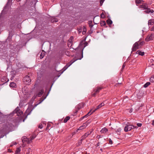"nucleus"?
<instances>
[{"label": "nucleus", "instance_id": "nucleus-1", "mask_svg": "<svg viewBox=\"0 0 154 154\" xmlns=\"http://www.w3.org/2000/svg\"><path fill=\"white\" fill-rule=\"evenodd\" d=\"M11 7V3L9 0H8L6 5L4 8L3 10H2L1 13V15L6 14L10 8Z\"/></svg>", "mask_w": 154, "mask_h": 154}, {"label": "nucleus", "instance_id": "nucleus-2", "mask_svg": "<svg viewBox=\"0 0 154 154\" xmlns=\"http://www.w3.org/2000/svg\"><path fill=\"white\" fill-rule=\"evenodd\" d=\"M83 54H81V56L79 57L78 58L75 57L72 60H71L70 62L69 63V65H68L67 66V65L66 66L63 68V71H64L69 66H70L72 63H73L76 60H78V59L81 60V59L83 57Z\"/></svg>", "mask_w": 154, "mask_h": 154}, {"label": "nucleus", "instance_id": "nucleus-3", "mask_svg": "<svg viewBox=\"0 0 154 154\" xmlns=\"http://www.w3.org/2000/svg\"><path fill=\"white\" fill-rule=\"evenodd\" d=\"M30 75L28 74L25 76L23 78V82L26 84L29 85L30 83L31 80L30 77Z\"/></svg>", "mask_w": 154, "mask_h": 154}, {"label": "nucleus", "instance_id": "nucleus-4", "mask_svg": "<svg viewBox=\"0 0 154 154\" xmlns=\"http://www.w3.org/2000/svg\"><path fill=\"white\" fill-rule=\"evenodd\" d=\"M13 126L14 125L11 123L7 122L4 126V128L6 131H9L12 128Z\"/></svg>", "mask_w": 154, "mask_h": 154}, {"label": "nucleus", "instance_id": "nucleus-5", "mask_svg": "<svg viewBox=\"0 0 154 154\" xmlns=\"http://www.w3.org/2000/svg\"><path fill=\"white\" fill-rule=\"evenodd\" d=\"M14 114L16 113L18 116L22 115L23 113V112L20 109V108L17 106L14 110L13 112Z\"/></svg>", "mask_w": 154, "mask_h": 154}, {"label": "nucleus", "instance_id": "nucleus-6", "mask_svg": "<svg viewBox=\"0 0 154 154\" xmlns=\"http://www.w3.org/2000/svg\"><path fill=\"white\" fill-rule=\"evenodd\" d=\"M137 128V126L134 127V126L131 125H127L124 128V131L125 132H127L128 131H130L133 128Z\"/></svg>", "mask_w": 154, "mask_h": 154}, {"label": "nucleus", "instance_id": "nucleus-7", "mask_svg": "<svg viewBox=\"0 0 154 154\" xmlns=\"http://www.w3.org/2000/svg\"><path fill=\"white\" fill-rule=\"evenodd\" d=\"M44 93V90L43 89L40 90L38 92L34 94L33 97V98L35 99L36 97H41Z\"/></svg>", "mask_w": 154, "mask_h": 154}, {"label": "nucleus", "instance_id": "nucleus-8", "mask_svg": "<svg viewBox=\"0 0 154 154\" xmlns=\"http://www.w3.org/2000/svg\"><path fill=\"white\" fill-rule=\"evenodd\" d=\"M138 42H136L133 45L132 48V51H135L136 50L140 47L138 43Z\"/></svg>", "mask_w": 154, "mask_h": 154}, {"label": "nucleus", "instance_id": "nucleus-9", "mask_svg": "<svg viewBox=\"0 0 154 154\" xmlns=\"http://www.w3.org/2000/svg\"><path fill=\"white\" fill-rule=\"evenodd\" d=\"M89 120H88L86 122L83 123V124L78 129L77 131L78 130H81L85 128L90 123V122H88Z\"/></svg>", "mask_w": 154, "mask_h": 154}, {"label": "nucleus", "instance_id": "nucleus-10", "mask_svg": "<svg viewBox=\"0 0 154 154\" xmlns=\"http://www.w3.org/2000/svg\"><path fill=\"white\" fill-rule=\"evenodd\" d=\"M153 35L151 34L150 35H148L147 37L145 38V41L147 42H148L153 40Z\"/></svg>", "mask_w": 154, "mask_h": 154}, {"label": "nucleus", "instance_id": "nucleus-11", "mask_svg": "<svg viewBox=\"0 0 154 154\" xmlns=\"http://www.w3.org/2000/svg\"><path fill=\"white\" fill-rule=\"evenodd\" d=\"M36 136L35 134H33L30 137V138L28 139L27 143H31L32 142V140L35 138Z\"/></svg>", "mask_w": 154, "mask_h": 154}, {"label": "nucleus", "instance_id": "nucleus-12", "mask_svg": "<svg viewBox=\"0 0 154 154\" xmlns=\"http://www.w3.org/2000/svg\"><path fill=\"white\" fill-rule=\"evenodd\" d=\"M104 104L103 103H102L98 106H97L96 108L92 111V112H94L95 111L100 108L102 106H104Z\"/></svg>", "mask_w": 154, "mask_h": 154}, {"label": "nucleus", "instance_id": "nucleus-13", "mask_svg": "<svg viewBox=\"0 0 154 154\" xmlns=\"http://www.w3.org/2000/svg\"><path fill=\"white\" fill-rule=\"evenodd\" d=\"M49 93V92H48L47 94L46 95H45V94L43 95L42 97L40 98L39 100V101L40 102H39V103H41L43 100H44L47 97V96L48 95Z\"/></svg>", "mask_w": 154, "mask_h": 154}, {"label": "nucleus", "instance_id": "nucleus-14", "mask_svg": "<svg viewBox=\"0 0 154 154\" xmlns=\"http://www.w3.org/2000/svg\"><path fill=\"white\" fill-rule=\"evenodd\" d=\"M144 12L146 13H153L154 11L153 10H150L149 8H148L146 9L145 11H144Z\"/></svg>", "mask_w": 154, "mask_h": 154}, {"label": "nucleus", "instance_id": "nucleus-15", "mask_svg": "<svg viewBox=\"0 0 154 154\" xmlns=\"http://www.w3.org/2000/svg\"><path fill=\"white\" fill-rule=\"evenodd\" d=\"M108 131V129L106 128H104L102 129L100 132L101 133L105 134Z\"/></svg>", "mask_w": 154, "mask_h": 154}, {"label": "nucleus", "instance_id": "nucleus-16", "mask_svg": "<svg viewBox=\"0 0 154 154\" xmlns=\"http://www.w3.org/2000/svg\"><path fill=\"white\" fill-rule=\"evenodd\" d=\"M46 54V53L43 50L42 51L41 53L40 54V59H42L44 57V56Z\"/></svg>", "mask_w": 154, "mask_h": 154}, {"label": "nucleus", "instance_id": "nucleus-17", "mask_svg": "<svg viewBox=\"0 0 154 154\" xmlns=\"http://www.w3.org/2000/svg\"><path fill=\"white\" fill-rule=\"evenodd\" d=\"M1 80L2 82L6 83L9 81V80L7 79L6 77H3L1 79Z\"/></svg>", "mask_w": 154, "mask_h": 154}, {"label": "nucleus", "instance_id": "nucleus-18", "mask_svg": "<svg viewBox=\"0 0 154 154\" xmlns=\"http://www.w3.org/2000/svg\"><path fill=\"white\" fill-rule=\"evenodd\" d=\"M154 24V20H150L148 21V24L149 26L152 25Z\"/></svg>", "mask_w": 154, "mask_h": 154}, {"label": "nucleus", "instance_id": "nucleus-19", "mask_svg": "<svg viewBox=\"0 0 154 154\" xmlns=\"http://www.w3.org/2000/svg\"><path fill=\"white\" fill-rule=\"evenodd\" d=\"M28 140V139L26 137H23L22 138V141L23 143H24L26 142L27 143Z\"/></svg>", "mask_w": 154, "mask_h": 154}, {"label": "nucleus", "instance_id": "nucleus-20", "mask_svg": "<svg viewBox=\"0 0 154 154\" xmlns=\"http://www.w3.org/2000/svg\"><path fill=\"white\" fill-rule=\"evenodd\" d=\"M103 88V87H98L97 89H94L95 92L96 93H98Z\"/></svg>", "mask_w": 154, "mask_h": 154}, {"label": "nucleus", "instance_id": "nucleus-21", "mask_svg": "<svg viewBox=\"0 0 154 154\" xmlns=\"http://www.w3.org/2000/svg\"><path fill=\"white\" fill-rule=\"evenodd\" d=\"M136 53L141 56H143L145 54L144 52H142L139 50L137 51L136 52Z\"/></svg>", "mask_w": 154, "mask_h": 154}, {"label": "nucleus", "instance_id": "nucleus-22", "mask_svg": "<svg viewBox=\"0 0 154 154\" xmlns=\"http://www.w3.org/2000/svg\"><path fill=\"white\" fill-rule=\"evenodd\" d=\"M9 85L12 88H16L17 86L16 84L14 82L11 83Z\"/></svg>", "mask_w": 154, "mask_h": 154}, {"label": "nucleus", "instance_id": "nucleus-23", "mask_svg": "<svg viewBox=\"0 0 154 154\" xmlns=\"http://www.w3.org/2000/svg\"><path fill=\"white\" fill-rule=\"evenodd\" d=\"M88 24L89 25V27L91 28L94 26V25L92 24V21L90 20L88 22Z\"/></svg>", "mask_w": 154, "mask_h": 154}, {"label": "nucleus", "instance_id": "nucleus-24", "mask_svg": "<svg viewBox=\"0 0 154 154\" xmlns=\"http://www.w3.org/2000/svg\"><path fill=\"white\" fill-rule=\"evenodd\" d=\"M70 119V117L69 116L66 117L63 120V122L64 123L66 122L68 120Z\"/></svg>", "mask_w": 154, "mask_h": 154}, {"label": "nucleus", "instance_id": "nucleus-25", "mask_svg": "<svg viewBox=\"0 0 154 154\" xmlns=\"http://www.w3.org/2000/svg\"><path fill=\"white\" fill-rule=\"evenodd\" d=\"M20 147L17 148L16 151V154H19L20 152Z\"/></svg>", "mask_w": 154, "mask_h": 154}, {"label": "nucleus", "instance_id": "nucleus-26", "mask_svg": "<svg viewBox=\"0 0 154 154\" xmlns=\"http://www.w3.org/2000/svg\"><path fill=\"white\" fill-rule=\"evenodd\" d=\"M83 104L82 103L79 104L77 106V108L78 109V110L80 109L83 106Z\"/></svg>", "mask_w": 154, "mask_h": 154}, {"label": "nucleus", "instance_id": "nucleus-27", "mask_svg": "<svg viewBox=\"0 0 154 154\" xmlns=\"http://www.w3.org/2000/svg\"><path fill=\"white\" fill-rule=\"evenodd\" d=\"M82 43L84 44V48H85L88 45V43L87 42H85L84 43H83V41L81 43H80V45H82Z\"/></svg>", "mask_w": 154, "mask_h": 154}, {"label": "nucleus", "instance_id": "nucleus-28", "mask_svg": "<svg viewBox=\"0 0 154 154\" xmlns=\"http://www.w3.org/2000/svg\"><path fill=\"white\" fill-rule=\"evenodd\" d=\"M106 23L105 21H101L100 22V25L101 26H103L106 25Z\"/></svg>", "mask_w": 154, "mask_h": 154}, {"label": "nucleus", "instance_id": "nucleus-29", "mask_svg": "<svg viewBox=\"0 0 154 154\" xmlns=\"http://www.w3.org/2000/svg\"><path fill=\"white\" fill-rule=\"evenodd\" d=\"M106 22L108 24H111L112 23V21L110 19H108L106 20Z\"/></svg>", "mask_w": 154, "mask_h": 154}, {"label": "nucleus", "instance_id": "nucleus-30", "mask_svg": "<svg viewBox=\"0 0 154 154\" xmlns=\"http://www.w3.org/2000/svg\"><path fill=\"white\" fill-rule=\"evenodd\" d=\"M150 84V82H147L146 83H145L144 85H143V87L144 88H146Z\"/></svg>", "mask_w": 154, "mask_h": 154}, {"label": "nucleus", "instance_id": "nucleus-31", "mask_svg": "<svg viewBox=\"0 0 154 154\" xmlns=\"http://www.w3.org/2000/svg\"><path fill=\"white\" fill-rule=\"evenodd\" d=\"M150 81L152 82H154V75H153L150 79Z\"/></svg>", "mask_w": 154, "mask_h": 154}, {"label": "nucleus", "instance_id": "nucleus-32", "mask_svg": "<svg viewBox=\"0 0 154 154\" xmlns=\"http://www.w3.org/2000/svg\"><path fill=\"white\" fill-rule=\"evenodd\" d=\"M142 1V0H136L135 2L136 4H139L141 3Z\"/></svg>", "mask_w": 154, "mask_h": 154}, {"label": "nucleus", "instance_id": "nucleus-33", "mask_svg": "<svg viewBox=\"0 0 154 154\" xmlns=\"http://www.w3.org/2000/svg\"><path fill=\"white\" fill-rule=\"evenodd\" d=\"M121 131V128H119L117 129V130L116 131V132L118 134H119L120 133V131Z\"/></svg>", "mask_w": 154, "mask_h": 154}, {"label": "nucleus", "instance_id": "nucleus-34", "mask_svg": "<svg viewBox=\"0 0 154 154\" xmlns=\"http://www.w3.org/2000/svg\"><path fill=\"white\" fill-rule=\"evenodd\" d=\"M141 7L144 9L146 10L147 8L148 7L145 5H141Z\"/></svg>", "mask_w": 154, "mask_h": 154}, {"label": "nucleus", "instance_id": "nucleus-35", "mask_svg": "<svg viewBox=\"0 0 154 154\" xmlns=\"http://www.w3.org/2000/svg\"><path fill=\"white\" fill-rule=\"evenodd\" d=\"M51 124L50 123H48L47 124V126L46 127V129L48 130L49 129V127H50L51 126Z\"/></svg>", "mask_w": 154, "mask_h": 154}, {"label": "nucleus", "instance_id": "nucleus-36", "mask_svg": "<svg viewBox=\"0 0 154 154\" xmlns=\"http://www.w3.org/2000/svg\"><path fill=\"white\" fill-rule=\"evenodd\" d=\"M94 93L92 94L91 95H92V97H95L96 96V94L98 93L95 92V90H94Z\"/></svg>", "mask_w": 154, "mask_h": 154}, {"label": "nucleus", "instance_id": "nucleus-37", "mask_svg": "<svg viewBox=\"0 0 154 154\" xmlns=\"http://www.w3.org/2000/svg\"><path fill=\"white\" fill-rule=\"evenodd\" d=\"M109 144H112V141L110 138L109 139Z\"/></svg>", "mask_w": 154, "mask_h": 154}, {"label": "nucleus", "instance_id": "nucleus-38", "mask_svg": "<svg viewBox=\"0 0 154 154\" xmlns=\"http://www.w3.org/2000/svg\"><path fill=\"white\" fill-rule=\"evenodd\" d=\"M144 42H139V45H140L141 46L142 45H143L144 44Z\"/></svg>", "mask_w": 154, "mask_h": 154}, {"label": "nucleus", "instance_id": "nucleus-39", "mask_svg": "<svg viewBox=\"0 0 154 154\" xmlns=\"http://www.w3.org/2000/svg\"><path fill=\"white\" fill-rule=\"evenodd\" d=\"M88 135V134H87V133H85L84 135L82 136V137H84V138H86L87 137Z\"/></svg>", "mask_w": 154, "mask_h": 154}, {"label": "nucleus", "instance_id": "nucleus-40", "mask_svg": "<svg viewBox=\"0 0 154 154\" xmlns=\"http://www.w3.org/2000/svg\"><path fill=\"white\" fill-rule=\"evenodd\" d=\"M100 16L102 18H104L105 17L104 14L103 13L101 14Z\"/></svg>", "mask_w": 154, "mask_h": 154}, {"label": "nucleus", "instance_id": "nucleus-41", "mask_svg": "<svg viewBox=\"0 0 154 154\" xmlns=\"http://www.w3.org/2000/svg\"><path fill=\"white\" fill-rule=\"evenodd\" d=\"M38 128L40 129H42L43 128L42 125V124H40L38 126Z\"/></svg>", "mask_w": 154, "mask_h": 154}, {"label": "nucleus", "instance_id": "nucleus-42", "mask_svg": "<svg viewBox=\"0 0 154 154\" xmlns=\"http://www.w3.org/2000/svg\"><path fill=\"white\" fill-rule=\"evenodd\" d=\"M137 125L138 126V127H141L142 125V124L141 123H138L137 124Z\"/></svg>", "mask_w": 154, "mask_h": 154}, {"label": "nucleus", "instance_id": "nucleus-43", "mask_svg": "<svg viewBox=\"0 0 154 154\" xmlns=\"http://www.w3.org/2000/svg\"><path fill=\"white\" fill-rule=\"evenodd\" d=\"M91 110L87 114V116H88L89 115H91V114L93 112H92V113H91Z\"/></svg>", "mask_w": 154, "mask_h": 154}, {"label": "nucleus", "instance_id": "nucleus-44", "mask_svg": "<svg viewBox=\"0 0 154 154\" xmlns=\"http://www.w3.org/2000/svg\"><path fill=\"white\" fill-rule=\"evenodd\" d=\"M104 1V0H100V3L101 5H102V4H103V2Z\"/></svg>", "mask_w": 154, "mask_h": 154}, {"label": "nucleus", "instance_id": "nucleus-45", "mask_svg": "<svg viewBox=\"0 0 154 154\" xmlns=\"http://www.w3.org/2000/svg\"><path fill=\"white\" fill-rule=\"evenodd\" d=\"M150 31H154V25L150 29Z\"/></svg>", "mask_w": 154, "mask_h": 154}, {"label": "nucleus", "instance_id": "nucleus-46", "mask_svg": "<svg viewBox=\"0 0 154 154\" xmlns=\"http://www.w3.org/2000/svg\"><path fill=\"white\" fill-rule=\"evenodd\" d=\"M29 110H31V109L30 108H28L26 110V113L28 111H29Z\"/></svg>", "mask_w": 154, "mask_h": 154}, {"label": "nucleus", "instance_id": "nucleus-47", "mask_svg": "<svg viewBox=\"0 0 154 154\" xmlns=\"http://www.w3.org/2000/svg\"><path fill=\"white\" fill-rule=\"evenodd\" d=\"M125 67V65L124 63L123 64L122 67V70L123 69H124Z\"/></svg>", "mask_w": 154, "mask_h": 154}, {"label": "nucleus", "instance_id": "nucleus-48", "mask_svg": "<svg viewBox=\"0 0 154 154\" xmlns=\"http://www.w3.org/2000/svg\"><path fill=\"white\" fill-rule=\"evenodd\" d=\"M91 131L90 132H87L86 133H87V134H88V136L90 134H91Z\"/></svg>", "mask_w": 154, "mask_h": 154}, {"label": "nucleus", "instance_id": "nucleus-49", "mask_svg": "<svg viewBox=\"0 0 154 154\" xmlns=\"http://www.w3.org/2000/svg\"><path fill=\"white\" fill-rule=\"evenodd\" d=\"M12 144H13L14 145H16L17 144V143L16 142H13L12 143Z\"/></svg>", "mask_w": 154, "mask_h": 154}, {"label": "nucleus", "instance_id": "nucleus-50", "mask_svg": "<svg viewBox=\"0 0 154 154\" xmlns=\"http://www.w3.org/2000/svg\"><path fill=\"white\" fill-rule=\"evenodd\" d=\"M84 140L83 139L81 138L80 141V143L82 144V141Z\"/></svg>", "mask_w": 154, "mask_h": 154}, {"label": "nucleus", "instance_id": "nucleus-51", "mask_svg": "<svg viewBox=\"0 0 154 154\" xmlns=\"http://www.w3.org/2000/svg\"><path fill=\"white\" fill-rule=\"evenodd\" d=\"M78 145L77 146H79L81 144L80 143V140L78 142Z\"/></svg>", "mask_w": 154, "mask_h": 154}, {"label": "nucleus", "instance_id": "nucleus-52", "mask_svg": "<svg viewBox=\"0 0 154 154\" xmlns=\"http://www.w3.org/2000/svg\"><path fill=\"white\" fill-rule=\"evenodd\" d=\"M152 124L154 126V120H152Z\"/></svg>", "mask_w": 154, "mask_h": 154}, {"label": "nucleus", "instance_id": "nucleus-53", "mask_svg": "<svg viewBox=\"0 0 154 154\" xmlns=\"http://www.w3.org/2000/svg\"><path fill=\"white\" fill-rule=\"evenodd\" d=\"M97 137L98 138V139H99L100 137V135H98Z\"/></svg>", "mask_w": 154, "mask_h": 154}, {"label": "nucleus", "instance_id": "nucleus-54", "mask_svg": "<svg viewBox=\"0 0 154 154\" xmlns=\"http://www.w3.org/2000/svg\"><path fill=\"white\" fill-rule=\"evenodd\" d=\"M99 144H100V143L99 142H98L97 144V146H99Z\"/></svg>", "mask_w": 154, "mask_h": 154}, {"label": "nucleus", "instance_id": "nucleus-55", "mask_svg": "<svg viewBox=\"0 0 154 154\" xmlns=\"http://www.w3.org/2000/svg\"><path fill=\"white\" fill-rule=\"evenodd\" d=\"M58 21V20H54L53 22H57Z\"/></svg>", "mask_w": 154, "mask_h": 154}, {"label": "nucleus", "instance_id": "nucleus-56", "mask_svg": "<svg viewBox=\"0 0 154 154\" xmlns=\"http://www.w3.org/2000/svg\"><path fill=\"white\" fill-rule=\"evenodd\" d=\"M85 118V117H84V116H83V117L81 118L80 119H84Z\"/></svg>", "mask_w": 154, "mask_h": 154}, {"label": "nucleus", "instance_id": "nucleus-57", "mask_svg": "<svg viewBox=\"0 0 154 154\" xmlns=\"http://www.w3.org/2000/svg\"><path fill=\"white\" fill-rule=\"evenodd\" d=\"M84 116L85 118H86L88 116H87V114Z\"/></svg>", "mask_w": 154, "mask_h": 154}, {"label": "nucleus", "instance_id": "nucleus-58", "mask_svg": "<svg viewBox=\"0 0 154 154\" xmlns=\"http://www.w3.org/2000/svg\"><path fill=\"white\" fill-rule=\"evenodd\" d=\"M73 36H71L70 37V39H73Z\"/></svg>", "mask_w": 154, "mask_h": 154}, {"label": "nucleus", "instance_id": "nucleus-59", "mask_svg": "<svg viewBox=\"0 0 154 154\" xmlns=\"http://www.w3.org/2000/svg\"><path fill=\"white\" fill-rule=\"evenodd\" d=\"M78 110H76L75 112V114H76L77 113V112H78Z\"/></svg>", "mask_w": 154, "mask_h": 154}, {"label": "nucleus", "instance_id": "nucleus-60", "mask_svg": "<svg viewBox=\"0 0 154 154\" xmlns=\"http://www.w3.org/2000/svg\"><path fill=\"white\" fill-rule=\"evenodd\" d=\"M132 112V110H131V109H130V111H129L130 112V113H131V112Z\"/></svg>", "mask_w": 154, "mask_h": 154}, {"label": "nucleus", "instance_id": "nucleus-61", "mask_svg": "<svg viewBox=\"0 0 154 154\" xmlns=\"http://www.w3.org/2000/svg\"><path fill=\"white\" fill-rule=\"evenodd\" d=\"M14 145V144H11V145H10V146H11V147H12V146H13V145Z\"/></svg>", "mask_w": 154, "mask_h": 154}, {"label": "nucleus", "instance_id": "nucleus-62", "mask_svg": "<svg viewBox=\"0 0 154 154\" xmlns=\"http://www.w3.org/2000/svg\"><path fill=\"white\" fill-rule=\"evenodd\" d=\"M81 138L83 139L84 140V139H85L86 138H84V137H82H82H81Z\"/></svg>", "mask_w": 154, "mask_h": 154}, {"label": "nucleus", "instance_id": "nucleus-63", "mask_svg": "<svg viewBox=\"0 0 154 154\" xmlns=\"http://www.w3.org/2000/svg\"><path fill=\"white\" fill-rule=\"evenodd\" d=\"M17 2H18L20 1V0H16Z\"/></svg>", "mask_w": 154, "mask_h": 154}, {"label": "nucleus", "instance_id": "nucleus-64", "mask_svg": "<svg viewBox=\"0 0 154 154\" xmlns=\"http://www.w3.org/2000/svg\"><path fill=\"white\" fill-rule=\"evenodd\" d=\"M100 150L102 152L103 151V149H100Z\"/></svg>", "mask_w": 154, "mask_h": 154}]
</instances>
